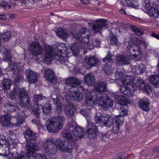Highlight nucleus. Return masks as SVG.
<instances>
[{"label":"nucleus","mask_w":159,"mask_h":159,"mask_svg":"<svg viewBox=\"0 0 159 159\" xmlns=\"http://www.w3.org/2000/svg\"><path fill=\"white\" fill-rule=\"evenodd\" d=\"M3 145H5L7 147H9V143L8 142H7L5 137L3 135H1L0 136V146H2ZM9 153V151H8L6 153H4V154L0 153V155L7 156L8 155Z\"/></svg>","instance_id":"f704fd0d"},{"label":"nucleus","mask_w":159,"mask_h":159,"mask_svg":"<svg viewBox=\"0 0 159 159\" xmlns=\"http://www.w3.org/2000/svg\"><path fill=\"white\" fill-rule=\"evenodd\" d=\"M75 109L71 105H67L66 108L65 113L68 118L70 119L74 115Z\"/></svg>","instance_id":"c9c22d12"},{"label":"nucleus","mask_w":159,"mask_h":159,"mask_svg":"<svg viewBox=\"0 0 159 159\" xmlns=\"http://www.w3.org/2000/svg\"><path fill=\"white\" fill-rule=\"evenodd\" d=\"M4 107L6 110L10 112H13L20 108L18 107L16 102H12L8 101L4 104Z\"/></svg>","instance_id":"5701e85b"},{"label":"nucleus","mask_w":159,"mask_h":159,"mask_svg":"<svg viewBox=\"0 0 159 159\" xmlns=\"http://www.w3.org/2000/svg\"><path fill=\"white\" fill-rule=\"evenodd\" d=\"M107 20L105 19H99L97 20V22H100V23L97 24L93 25L92 27L93 30L95 33L100 32L102 30V29L104 27L107 26L106 22H107Z\"/></svg>","instance_id":"f3484780"},{"label":"nucleus","mask_w":159,"mask_h":159,"mask_svg":"<svg viewBox=\"0 0 159 159\" xmlns=\"http://www.w3.org/2000/svg\"><path fill=\"white\" fill-rule=\"evenodd\" d=\"M103 115H101L100 113H96V116H95V120L97 123H102L103 120H102Z\"/></svg>","instance_id":"de8ad7c7"},{"label":"nucleus","mask_w":159,"mask_h":159,"mask_svg":"<svg viewBox=\"0 0 159 159\" xmlns=\"http://www.w3.org/2000/svg\"><path fill=\"white\" fill-rule=\"evenodd\" d=\"M109 139V136L107 134H102L101 139L102 142H106L108 141Z\"/></svg>","instance_id":"6e6d98bb"},{"label":"nucleus","mask_w":159,"mask_h":159,"mask_svg":"<svg viewBox=\"0 0 159 159\" xmlns=\"http://www.w3.org/2000/svg\"><path fill=\"white\" fill-rule=\"evenodd\" d=\"M153 151L154 152H157L159 153V147L155 148L153 150Z\"/></svg>","instance_id":"774afa93"},{"label":"nucleus","mask_w":159,"mask_h":159,"mask_svg":"<svg viewBox=\"0 0 159 159\" xmlns=\"http://www.w3.org/2000/svg\"><path fill=\"white\" fill-rule=\"evenodd\" d=\"M56 48H53L51 46L46 45L45 48L44 60L48 62L55 59L61 64L67 65L69 63L68 59L67 48L64 44H56Z\"/></svg>","instance_id":"f257e3e1"},{"label":"nucleus","mask_w":159,"mask_h":159,"mask_svg":"<svg viewBox=\"0 0 159 159\" xmlns=\"http://www.w3.org/2000/svg\"><path fill=\"white\" fill-rule=\"evenodd\" d=\"M97 103L102 109L107 110L113 106V102L106 94H98L94 91H92L87 94L84 105L87 107L93 106Z\"/></svg>","instance_id":"7ed1b4c3"},{"label":"nucleus","mask_w":159,"mask_h":159,"mask_svg":"<svg viewBox=\"0 0 159 159\" xmlns=\"http://www.w3.org/2000/svg\"><path fill=\"white\" fill-rule=\"evenodd\" d=\"M25 73L26 75V80L29 84H33L37 82V75L35 72L28 69L26 70Z\"/></svg>","instance_id":"dca6fc26"},{"label":"nucleus","mask_w":159,"mask_h":159,"mask_svg":"<svg viewBox=\"0 0 159 159\" xmlns=\"http://www.w3.org/2000/svg\"><path fill=\"white\" fill-rule=\"evenodd\" d=\"M134 78L132 76L130 77L126 75L120 79H121V81L123 84L130 85L131 84L132 81H133Z\"/></svg>","instance_id":"e433bc0d"},{"label":"nucleus","mask_w":159,"mask_h":159,"mask_svg":"<svg viewBox=\"0 0 159 159\" xmlns=\"http://www.w3.org/2000/svg\"><path fill=\"white\" fill-rule=\"evenodd\" d=\"M11 33L9 31L3 32L0 34V41H2L5 42H7L11 38ZM1 45V42H0V46Z\"/></svg>","instance_id":"2f4dec72"},{"label":"nucleus","mask_w":159,"mask_h":159,"mask_svg":"<svg viewBox=\"0 0 159 159\" xmlns=\"http://www.w3.org/2000/svg\"><path fill=\"white\" fill-rule=\"evenodd\" d=\"M52 98L54 103L56 104V112L58 114H60L62 111V107L63 106L62 104L60 102L61 97L59 95L57 96L54 94L52 96Z\"/></svg>","instance_id":"393cba45"},{"label":"nucleus","mask_w":159,"mask_h":159,"mask_svg":"<svg viewBox=\"0 0 159 159\" xmlns=\"http://www.w3.org/2000/svg\"><path fill=\"white\" fill-rule=\"evenodd\" d=\"M102 119V124L107 127H110L113 124L114 119L109 115L103 114Z\"/></svg>","instance_id":"b1692460"},{"label":"nucleus","mask_w":159,"mask_h":159,"mask_svg":"<svg viewBox=\"0 0 159 159\" xmlns=\"http://www.w3.org/2000/svg\"><path fill=\"white\" fill-rule=\"evenodd\" d=\"M23 88L15 87L10 93V98L11 99H15L17 97L19 98L20 94L21 92L23 89Z\"/></svg>","instance_id":"c85d7f7f"},{"label":"nucleus","mask_w":159,"mask_h":159,"mask_svg":"<svg viewBox=\"0 0 159 159\" xmlns=\"http://www.w3.org/2000/svg\"><path fill=\"white\" fill-rule=\"evenodd\" d=\"M80 113L87 118V120H88L89 121L90 120V118L89 117L88 114L86 111L83 110H81L80 111Z\"/></svg>","instance_id":"4d7b16f0"},{"label":"nucleus","mask_w":159,"mask_h":159,"mask_svg":"<svg viewBox=\"0 0 159 159\" xmlns=\"http://www.w3.org/2000/svg\"><path fill=\"white\" fill-rule=\"evenodd\" d=\"M159 76L157 75H152L149 77V82L154 86L156 84L157 80L159 79Z\"/></svg>","instance_id":"a18cd8bd"},{"label":"nucleus","mask_w":159,"mask_h":159,"mask_svg":"<svg viewBox=\"0 0 159 159\" xmlns=\"http://www.w3.org/2000/svg\"><path fill=\"white\" fill-rule=\"evenodd\" d=\"M107 85L105 82H102L100 83L96 86H95V89L96 91L97 92L96 94L99 93L100 94H103L104 93H102L106 89Z\"/></svg>","instance_id":"7c9ffc66"},{"label":"nucleus","mask_w":159,"mask_h":159,"mask_svg":"<svg viewBox=\"0 0 159 159\" xmlns=\"http://www.w3.org/2000/svg\"><path fill=\"white\" fill-rule=\"evenodd\" d=\"M113 56L112 54L111 53L110 51H108V53L107 54V57H108L109 58H111V57Z\"/></svg>","instance_id":"338daca9"},{"label":"nucleus","mask_w":159,"mask_h":159,"mask_svg":"<svg viewBox=\"0 0 159 159\" xmlns=\"http://www.w3.org/2000/svg\"><path fill=\"white\" fill-rule=\"evenodd\" d=\"M57 148L62 151L69 152H71L73 149L71 143L65 139H59L54 143L51 139L48 138L43 142V148L45 153L48 156L54 155L57 151Z\"/></svg>","instance_id":"f03ea898"},{"label":"nucleus","mask_w":159,"mask_h":159,"mask_svg":"<svg viewBox=\"0 0 159 159\" xmlns=\"http://www.w3.org/2000/svg\"><path fill=\"white\" fill-rule=\"evenodd\" d=\"M6 19V17L5 15H0V20H4Z\"/></svg>","instance_id":"0e129e2a"},{"label":"nucleus","mask_w":159,"mask_h":159,"mask_svg":"<svg viewBox=\"0 0 159 159\" xmlns=\"http://www.w3.org/2000/svg\"><path fill=\"white\" fill-rule=\"evenodd\" d=\"M8 139H9V144L10 143H14L15 141V139L13 138L12 137H11V136H8Z\"/></svg>","instance_id":"e2e57ef3"},{"label":"nucleus","mask_w":159,"mask_h":159,"mask_svg":"<svg viewBox=\"0 0 159 159\" xmlns=\"http://www.w3.org/2000/svg\"><path fill=\"white\" fill-rule=\"evenodd\" d=\"M144 3L143 5L145 8L148 11V14L150 16L156 18H159V6L157 4H154L153 6L150 3V0H143Z\"/></svg>","instance_id":"1a4fd4ad"},{"label":"nucleus","mask_w":159,"mask_h":159,"mask_svg":"<svg viewBox=\"0 0 159 159\" xmlns=\"http://www.w3.org/2000/svg\"><path fill=\"white\" fill-rule=\"evenodd\" d=\"M124 94L127 95L128 96L131 95L132 94V92L130 89V88L129 87V89H127L124 92Z\"/></svg>","instance_id":"13d9d810"},{"label":"nucleus","mask_w":159,"mask_h":159,"mask_svg":"<svg viewBox=\"0 0 159 159\" xmlns=\"http://www.w3.org/2000/svg\"><path fill=\"white\" fill-rule=\"evenodd\" d=\"M30 51L34 55H40L43 52L42 47L38 42H33L30 44Z\"/></svg>","instance_id":"2eb2a0df"},{"label":"nucleus","mask_w":159,"mask_h":159,"mask_svg":"<svg viewBox=\"0 0 159 159\" xmlns=\"http://www.w3.org/2000/svg\"><path fill=\"white\" fill-rule=\"evenodd\" d=\"M2 88L4 90L9 89L11 86L12 82L9 79H4L2 81Z\"/></svg>","instance_id":"ea45409f"},{"label":"nucleus","mask_w":159,"mask_h":159,"mask_svg":"<svg viewBox=\"0 0 159 159\" xmlns=\"http://www.w3.org/2000/svg\"><path fill=\"white\" fill-rule=\"evenodd\" d=\"M103 70L105 74L107 75H110L112 72V70L111 66L106 63L103 68Z\"/></svg>","instance_id":"c03bdc74"},{"label":"nucleus","mask_w":159,"mask_h":159,"mask_svg":"<svg viewBox=\"0 0 159 159\" xmlns=\"http://www.w3.org/2000/svg\"><path fill=\"white\" fill-rule=\"evenodd\" d=\"M145 70V66L142 64L134 66L132 68V71L134 73L140 75L143 73Z\"/></svg>","instance_id":"c756f323"},{"label":"nucleus","mask_w":159,"mask_h":159,"mask_svg":"<svg viewBox=\"0 0 159 159\" xmlns=\"http://www.w3.org/2000/svg\"><path fill=\"white\" fill-rule=\"evenodd\" d=\"M47 101L46 98L45 96H43L42 94L39 95H34L33 99V101L34 102L33 104H30L31 109L34 114L36 118L38 120L40 118L39 116L40 112L39 111V109L38 101ZM38 120L39 121V120Z\"/></svg>","instance_id":"9d476101"},{"label":"nucleus","mask_w":159,"mask_h":159,"mask_svg":"<svg viewBox=\"0 0 159 159\" xmlns=\"http://www.w3.org/2000/svg\"><path fill=\"white\" fill-rule=\"evenodd\" d=\"M100 58H98L95 56L89 55L85 56L84 59V64H86V66L89 67L95 66H98L100 65Z\"/></svg>","instance_id":"ddd939ff"},{"label":"nucleus","mask_w":159,"mask_h":159,"mask_svg":"<svg viewBox=\"0 0 159 159\" xmlns=\"http://www.w3.org/2000/svg\"><path fill=\"white\" fill-rule=\"evenodd\" d=\"M149 104V101L148 98H144L140 101L139 105L140 108L143 110L148 111L150 109Z\"/></svg>","instance_id":"bb28decb"},{"label":"nucleus","mask_w":159,"mask_h":159,"mask_svg":"<svg viewBox=\"0 0 159 159\" xmlns=\"http://www.w3.org/2000/svg\"><path fill=\"white\" fill-rule=\"evenodd\" d=\"M84 79L86 84L89 86H92L95 82L94 75L91 73H89L86 74L85 76Z\"/></svg>","instance_id":"cd10ccee"},{"label":"nucleus","mask_w":159,"mask_h":159,"mask_svg":"<svg viewBox=\"0 0 159 159\" xmlns=\"http://www.w3.org/2000/svg\"><path fill=\"white\" fill-rule=\"evenodd\" d=\"M69 130L71 133L70 134L68 130H64L62 132V136L67 139L72 140L73 137H74L75 139L78 140L84 137V131L80 128L76 126V124L72 122L69 124Z\"/></svg>","instance_id":"0eeeda50"},{"label":"nucleus","mask_w":159,"mask_h":159,"mask_svg":"<svg viewBox=\"0 0 159 159\" xmlns=\"http://www.w3.org/2000/svg\"><path fill=\"white\" fill-rule=\"evenodd\" d=\"M120 110V115H121V116H123L124 117L127 115L128 113L127 110L125 109L123 107H121Z\"/></svg>","instance_id":"5fc2aeb1"},{"label":"nucleus","mask_w":159,"mask_h":159,"mask_svg":"<svg viewBox=\"0 0 159 159\" xmlns=\"http://www.w3.org/2000/svg\"><path fill=\"white\" fill-rule=\"evenodd\" d=\"M56 33L58 37L64 39L66 38L71 34V33L70 31H66L65 30H63L61 28L57 29Z\"/></svg>","instance_id":"72a5a7b5"},{"label":"nucleus","mask_w":159,"mask_h":159,"mask_svg":"<svg viewBox=\"0 0 159 159\" xmlns=\"http://www.w3.org/2000/svg\"><path fill=\"white\" fill-rule=\"evenodd\" d=\"M69 47L73 53L74 54V55H76V53L79 52V48L75 43H72L71 45L69 46Z\"/></svg>","instance_id":"a19ab883"},{"label":"nucleus","mask_w":159,"mask_h":159,"mask_svg":"<svg viewBox=\"0 0 159 159\" xmlns=\"http://www.w3.org/2000/svg\"><path fill=\"white\" fill-rule=\"evenodd\" d=\"M24 134L26 141L31 142L35 141L38 138L37 134L33 132L31 130L28 129L24 133Z\"/></svg>","instance_id":"aec40b11"},{"label":"nucleus","mask_w":159,"mask_h":159,"mask_svg":"<svg viewBox=\"0 0 159 159\" xmlns=\"http://www.w3.org/2000/svg\"><path fill=\"white\" fill-rule=\"evenodd\" d=\"M10 118L7 115L2 116L0 118V124L3 127L10 126Z\"/></svg>","instance_id":"473e14b6"},{"label":"nucleus","mask_w":159,"mask_h":159,"mask_svg":"<svg viewBox=\"0 0 159 159\" xmlns=\"http://www.w3.org/2000/svg\"><path fill=\"white\" fill-rule=\"evenodd\" d=\"M25 148L26 154L30 159L31 158H32L34 159H48L44 154L40 153L37 154L34 157L36 152L40 150L41 149L40 147L38 145L37 143H27L25 145Z\"/></svg>","instance_id":"6e6552de"},{"label":"nucleus","mask_w":159,"mask_h":159,"mask_svg":"<svg viewBox=\"0 0 159 159\" xmlns=\"http://www.w3.org/2000/svg\"><path fill=\"white\" fill-rule=\"evenodd\" d=\"M152 36L154 37L157 39H159V35L155 33H153L152 34Z\"/></svg>","instance_id":"69168bd1"},{"label":"nucleus","mask_w":159,"mask_h":159,"mask_svg":"<svg viewBox=\"0 0 159 159\" xmlns=\"http://www.w3.org/2000/svg\"><path fill=\"white\" fill-rule=\"evenodd\" d=\"M15 159H27V157L26 155H19Z\"/></svg>","instance_id":"052dcab7"},{"label":"nucleus","mask_w":159,"mask_h":159,"mask_svg":"<svg viewBox=\"0 0 159 159\" xmlns=\"http://www.w3.org/2000/svg\"><path fill=\"white\" fill-rule=\"evenodd\" d=\"M124 120V118L121 115L116 116L115 117V124L121 125L123 123Z\"/></svg>","instance_id":"37998d69"},{"label":"nucleus","mask_w":159,"mask_h":159,"mask_svg":"<svg viewBox=\"0 0 159 159\" xmlns=\"http://www.w3.org/2000/svg\"><path fill=\"white\" fill-rule=\"evenodd\" d=\"M111 60V58H110L108 57H106L102 59L103 62L104 63H106L107 62H109Z\"/></svg>","instance_id":"680f3d73"},{"label":"nucleus","mask_w":159,"mask_h":159,"mask_svg":"<svg viewBox=\"0 0 159 159\" xmlns=\"http://www.w3.org/2000/svg\"><path fill=\"white\" fill-rule=\"evenodd\" d=\"M141 89H143L145 92L147 93H149L151 91V89L150 87L148 84H145V82H144V85L142 88H141Z\"/></svg>","instance_id":"3c124183"},{"label":"nucleus","mask_w":159,"mask_h":159,"mask_svg":"<svg viewBox=\"0 0 159 159\" xmlns=\"http://www.w3.org/2000/svg\"><path fill=\"white\" fill-rule=\"evenodd\" d=\"M90 35L91 32L89 30L84 28H81L78 33L73 35L75 40L80 42V48L92 49L94 47H100L101 41L98 38L93 40L92 44L89 43V37Z\"/></svg>","instance_id":"20e7f679"},{"label":"nucleus","mask_w":159,"mask_h":159,"mask_svg":"<svg viewBox=\"0 0 159 159\" xmlns=\"http://www.w3.org/2000/svg\"><path fill=\"white\" fill-rule=\"evenodd\" d=\"M25 118V114L22 111L19 112L16 117L10 118V126H19L22 124Z\"/></svg>","instance_id":"9b49d317"},{"label":"nucleus","mask_w":159,"mask_h":159,"mask_svg":"<svg viewBox=\"0 0 159 159\" xmlns=\"http://www.w3.org/2000/svg\"><path fill=\"white\" fill-rule=\"evenodd\" d=\"M109 41L111 45H118V39L113 34H112L110 36Z\"/></svg>","instance_id":"49530a36"},{"label":"nucleus","mask_w":159,"mask_h":159,"mask_svg":"<svg viewBox=\"0 0 159 159\" xmlns=\"http://www.w3.org/2000/svg\"><path fill=\"white\" fill-rule=\"evenodd\" d=\"M127 6L134 8H136L139 7V3L138 0H125Z\"/></svg>","instance_id":"58836bf2"},{"label":"nucleus","mask_w":159,"mask_h":159,"mask_svg":"<svg viewBox=\"0 0 159 159\" xmlns=\"http://www.w3.org/2000/svg\"><path fill=\"white\" fill-rule=\"evenodd\" d=\"M112 96L116 99L118 103L120 105L125 106L127 104L128 101L124 96L119 95L117 93H113Z\"/></svg>","instance_id":"a878e982"},{"label":"nucleus","mask_w":159,"mask_h":159,"mask_svg":"<svg viewBox=\"0 0 159 159\" xmlns=\"http://www.w3.org/2000/svg\"><path fill=\"white\" fill-rule=\"evenodd\" d=\"M44 75L45 79L51 83H53L56 80L54 73L51 69H48L46 70L44 72Z\"/></svg>","instance_id":"4be33fe9"},{"label":"nucleus","mask_w":159,"mask_h":159,"mask_svg":"<svg viewBox=\"0 0 159 159\" xmlns=\"http://www.w3.org/2000/svg\"><path fill=\"white\" fill-rule=\"evenodd\" d=\"M144 81L141 78L135 77L134 78L132 81V88L134 90H137L138 89L140 90L144 85Z\"/></svg>","instance_id":"6ab92c4d"},{"label":"nucleus","mask_w":159,"mask_h":159,"mask_svg":"<svg viewBox=\"0 0 159 159\" xmlns=\"http://www.w3.org/2000/svg\"><path fill=\"white\" fill-rule=\"evenodd\" d=\"M43 111L46 114L50 113L51 112V106L48 105V107L42 106Z\"/></svg>","instance_id":"603ef678"},{"label":"nucleus","mask_w":159,"mask_h":159,"mask_svg":"<svg viewBox=\"0 0 159 159\" xmlns=\"http://www.w3.org/2000/svg\"><path fill=\"white\" fill-rule=\"evenodd\" d=\"M10 70L12 71L13 75L16 76V74H18L21 73L20 67L19 63H16L13 61L8 62Z\"/></svg>","instance_id":"a211bd4d"},{"label":"nucleus","mask_w":159,"mask_h":159,"mask_svg":"<svg viewBox=\"0 0 159 159\" xmlns=\"http://www.w3.org/2000/svg\"><path fill=\"white\" fill-rule=\"evenodd\" d=\"M129 89V87L125 86H121L120 88V91L123 94L124 93V92L125 91L126 89Z\"/></svg>","instance_id":"bf43d9fd"},{"label":"nucleus","mask_w":159,"mask_h":159,"mask_svg":"<svg viewBox=\"0 0 159 159\" xmlns=\"http://www.w3.org/2000/svg\"><path fill=\"white\" fill-rule=\"evenodd\" d=\"M131 27L133 31L135 34L138 35H140L143 34V32L140 29L134 26H131Z\"/></svg>","instance_id":"09e8293b"},{"label":"nucleus","mask_w":159,"mask_h":159,"mask_svg":"<svg viewBox=\"0 0 159 159\" xmlns=\"http://www.w3.org/2000/svg\"><path fill=\"white\" fill-rule=\"evenodd\" d=\"M112 129L113 132L114 134H117L119 133L120 131V125L113 123Z\"/></svg>","instance_id":"8fccbe9b"},{"label":"nucleus","mask_w":159,"mask_h":159,"mask_svg":"<svg viewBox=\"0 0 159 159\" xmlns=\"http://www.w3.org/2000/svg\"><path fill=\"white\" fill-rule=\"evenodd\" d=\"M19 99L20 102L19 104L21 107H29L31 103L30 100L27 94V91L24 88L21 92Z\"/></svg>","instance_id":"f8f14e48"},{"label":"nucleus","mask_w":159,"mask_h":159,"mask_svg":"<svg viewBox=\"0 0 159 159\" xmlns=\"http://www.w3.org/2000/svg\"><path fill=\"white\" fill-rule=\"evenodd\" d=\"M128 48H131L132 50L134 52H139V53L140 48L139 46L136 44L134 43H130L128 46Z\"/></svg>","instance_id":"79ce46f5"},{"label":"nucleus","mask_w":159,"mask_h":159,"mask_svg":"<svg viewBox=\"0 0 159 159\" xmlns=\"http://www.w3.org/2000/svg\"><path fill=\"white\" fill-rule=\"evenodd\" d=\"M116 60L117 63L120 65L129 64L130 62V57L129 56H125L123 55H118Z\"/></svg>","instance_id":"412c9836"},{"label":"nucleus","mask_w":159,"mask_h":159,"mask_svg":"<svg viewBox=\"0 0 159 159\" xmlns=\"http://www.w3.org/2000/svg\"><path fill=\"white\" fill-rule=\"evenodd\" d=\"M21 73L18 74L16 75V76L15 77V81L19 83L20 81H23L24 80V79L23 77L20 75Z\"/></svg>","instance_id":"864d4df0"},{"label":"nucleus","mask_w":159,"mask_h":159,"mask_svg":"<svg viewBox=\"0 0 159 159\" xmlns=\"http://www.w3.org/2000/svg\"><path fill=\"white\" fill-rule=\"evenodd\" d=\"M65 120V117L61 115L50 119L46 125L47 130L52 133L58 132L62 128Z\"/></svg>","instance_id":"423d86ee"},{"label":"nucleus","mask_w":159,"mask_h":159,"mask_svg":"<svg viewBox=\"0 0 159 159\" xmlns=\"http://www.w3.org/2000/svg\"><path fill=\"white\" fill-rule=\"evenodd\" d=\"M82 83V81L80 80L75 77H70L67 78L66 81V84H67L66 88L69 89V92L68 94V96L73 98L75 100L81 101L83 99L82 93L80 92V91H73L71 90L73 88H76L79 86L81 90L83 91L85 90L82 84H81Z\"/></svg>","instance_id":"39448f33"},{"label":"nucleus","mask_w":159,"mask_h":159,"mask_svg":"<svg viewBox=\"0 0 159 159\" xmlns=\"http://www.w3.org/2000/svg\"><path fill=\"white\" fill-rule=\"evenodd\" d=\"M2 51L3 53L5 56L3 58V60L4 61H9L10 62L11 59V57L10 55V51L7 49H6L4 48H3L2 49Z\"/></svg>","instance_id":"4c0bfd02"},{"label":"nucleus","mask_w":159,"mask_h":159,"mask_svg":"<svg viewBox=\"0 0 159 159\" xmlns=\"http://www.w3.org/2000/svg\"><path fill=\"white\" fill-rule=\"evenodd\" d=\"M87 129L86 132L90 139L94 138L97 135V132L98 130L97 127L95 124L90 121H88Z\"/></svg>","instance_id":"4468645a"}]
</instances>
